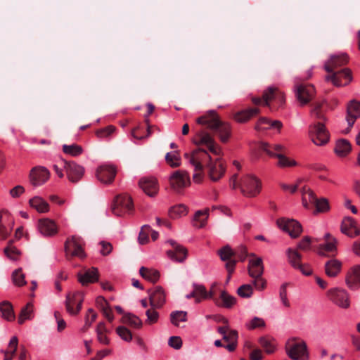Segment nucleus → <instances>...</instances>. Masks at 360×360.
I'll list each match as a JSON object with an SVG mask.
<instances>
[{"label": "nucleus", "mask_w": 360, "mask_h": 360, "mask_svg": "<svg viewBox=\"0 0 360 360\" xmlns=\"http://www.w3.org/2000/svg\"><path fill=\"white\" fill-rule=\"evenodd\" d=\"M0 311L4 319L8 321L14 320L15 315L13 307L9 302L4 301L0 304Z\"/></svg>", "instance_id": "obj_41"}, {"label": "nucleus", "mask_w": 360, "mask_h": 360, "mask_svg": "<svg viewBox=\"0 0 360 360\" xmlns=\"http://www.w3.org/2000/svg\"><path fill=\"white\" fill-rule=\"evenodd\" d=\"M169 181L172 188L177 193L181 192L190 184V178L188 173L181 170L173 172Z\"/></svg>", "instance_id": "obj_15"}, {"label": "nucleus", "mask_w": 360, "mask_h": 360, "mask_svg": "<svg viewBox=\"0 0 360 360\" xmlns=\"http://www.w3.org/2000/svg\"><path fill=\"white\" fill-rule=\"evenodd\" d=\"M351 145L345 139H340L337 141L335 152L339 157H345L351 151Z\"/></svg>", "instance_id": "obj_39"}, {"label": "nucleus", "mask_w": 360, "mask_h": 360, "mask_svg": "<svg viewBox=\"0 0 360 360\" xmlns=\"http://www.w3.org/2000/svg\"><path fill=\"white\" fill-rule=\"evenodd\" d=\"M145 122L147 125L146 135L144 136L143 134H141L139 133V129H134L131 132V134L134 138L137 139H143L146 137H148L149 136H150L152 134V133L153 131V129H155V128L156 129V127L155 126L150 125L148 118H145Z\"/></svg>", "instance_id": "obj_50"}, {"label": "nucleus", "mask_w": 360, "mask_h": 360, "mask_svg": "<svg viewBox=\"0 0 360 360\" xmlns=\"http://www.w3.org/2000/svg\"><path fill=\"white\" fill-rule=\"evenodd\" d=\"M193 292L196 295V302H200L202 299L207 298V291L202 285L193 284Z\"/></svg>", "instance_id": "obj_53"}, {"label": "nucleus", "mask_w": 360, "mask_h": 360, "mask_svg": "<svg viewBox=\"0 0 360 360\" xmlns=\"http://www.w3.org/2000/svg\"><path fill=\"white\" fill-rule=\"evenodd\" d=\"M359 117H360V102L356 100H352L348 103L347 108L346 120L348 124V127L346 130L347 133L350 131V129Z\"/></svg>", "instance_id": "obj_23"}, {"label": "nucleus", "mask_w": 360, "mask_h": 360, "mask_svg": "<svg viewBox=\"0 0 360 360\" xmlns=\"http://www.w3.org/2000/svg\"><path fill=\"white\" fill-rule=\"evenodd\" d=\"M301 192L303 206L307 209H309L311 206H314L317 198L314 191L309 188L304 186Z\"/></svg>", "instance_id": "obj_34"}, {"label": "nucleus", "mask_w": 360, "mask_h": 360, "mask_svg": "<svg viewBox=\"0 0 360 360\" xmlns=\"http://www.w3.org/2000/svg\"><path fill=\"white\" fill-rule=\"evenodd\" d=\"M97 318V314L91 308L89 309L85 316V323L84 326L82 328V331L85 333L91 326L92 323L96 321Z\"/></svg>", "instance_id": "obj_46"}, {"label": "nucleus", "mask_w": 360, "mask_h": 360, "mask_svg": "<svg viewBox=\"0 0 360 360\" xmlns=\"http://www.w3.org/2000/svg\"><path fill=\"white\" fill-rule=\"evenodd\" d=\"M78 281L82 285L94 283L98 280V271L96 268H91L85 271L84 274L79 272L77 274Z\"/></svg>", "instance_id": "obj_30"}, {"label": "nucleus", "mask_w": 360, "mask_h": 360, "mask_svg": "<svg viewBox=\"0 0 360 360\" xmlns=\"http://www.w3.org/2000/svg\"><path fill=\"white\" fill-rule=\"evenodd\" d=\"M325 243L319 245L318 254L321 256H329L331 254L334 256L337 251V239L330 233H327L324 236Z\"/></svg>", "instance_id": "obj_19"}, {"label": "nucleus", "mask_w": 360, "mask_h": 360, "mask_svg": "<svg viewBox=\"0 0 360 360\" xmlns=\"http://www.w3.org/2000/svg\"><path fill=\"white\" fill-rule=\"evenodd\" d=\"M259 148L270 157L277 158L278 160V165L281 167H292L297 165L295 160H290L285 155L286 150L282 145H270L262 142L260 143Z\"/></svg>", "instance_id": "obj_8"}, {"label": "nucleus", "mask_w": 360, "mask_h": 360, "mask_svg": "<svg viewBox=\"0 0 360 360\" xmlns=\"http://www.w3.org/2000/svg\"><path fill=\"white\" fill-rule=\"evenodd\" d=\"M208 212H209L208 209H207L204 211H202V210L197 211L195 214V217H194V220L197 222H199V224L196 223L194 224V226H195L198 228L203 227L205 226V221L207 220V217H208Z\"/></svg>", "instance_id": "obj_49"}, {"label": "nucleus", "mask_w": 360, "mask_h": 360, "mask_svg": "<svg viewBox=\"0 0 360 360\" xmlns=\"http://www.w3.org/2000/svg\"><path fill=\"white\" fill-rule=\"evenodd\" d=\"M49 176L50 173L46 167H35L30 171V181L33 186H38L44 184Z\"/></svg>", "instance_id": "obj_21"}, {"label": "nucleus", "mask_w": 360, "mask_h": 360, "mask_svg": "<svg viewBox=\"0 0 360 360\" xmlns=\"http://www.w3.org/2000/svg\"><path fill=\"white\" fill-rule=\"evenodd\" d=\"M346 284L351 290H355L360 286V266L352 269L346 276Z\"/></svg>", "instance_id": "obj_28"}, {"label": "nucleus", "mask_w": 360, "mask_h": 360, "mask_svg": "<svg viewBox=\"0 0 360 360\" xmlns=\"http://www.w3.org/2000/svg\"><path fill=\"white\" fill-rule=\"evenodd\" d=\"M139 186L150 197H154L159 191L158 181L154 177H143L139 180Z\"/></svg>", "instance_id": "obj_24"}, {"label": "nucleus", "mask_w": 360, "mask_h": 360, "mask_svg": "<svg viewBox=\"0 0 360 360\" xmlns=\"http://www.w3.org/2000/svg\"><path fill=\"white\" fill-rule=\"evenodd\" d=\"M197 123L202 125V127L196 132L193 139L197 146H205L211 153L214 155L220 154V148L214 141L212 134H217L220 140L225 143L231 135V128L228 123L220 120L219 116L214 111H210L197 119Z\"/></svg>", "instance_id": "obj_1"}, {"label": "nucleus", "mask_w": 360, "mask_h": 360, "mask_svg": "<svg viewBox=\"0 0 360 360\" xmlns=\"http://www.w3.org/2000/svg\"><path fill=\"white\" fill-rule=\"evenodd\" d=\"M13 226V221L11 219L8 212H4V216L0 217V240H6L10 235Z\"/></svg>", "instance_id": "obj_26"}, {"label": "nucleus", "mask_w": 360, "mask_h": 360, "mask_svg": "<svg viewBox=\"0 0 360 360\" xmlns=\"http://www.w3.org/2000/svg\"><path fill=\"white\" fill-rule=\"evenodd\" d=\"M85 243L83 238L78 236H72L68 238L65 243V251L66 257L70 259L73 257H77L80 259L86 257V253L84 250Z\"/></svg>", "instance_id": "obj_9"}, {"label": "nucleus", "mask_w": 360, "mask_h": 360, "mask_svg": "<svg viewBox=\"0 0 360 360\" xmlns=\"http://www.w3.org/2000/svg\"><path fill=\"white\" fill-rule=\"evenodd\" d=\"M115 127L113 126H108L105 128L99 129L96 131L97 136L100 138L107 137L113 133Z\"/></svg>", "instance_id": "obj_64"}, {"label": "nucleus", "mask_w": 360, "mask_h": 360, "mask_svg": "<svg viewBox=\"0 0 360 360\" xmlns=\"http://www.w3.org/2000/svg\"><path fill=\"white\" fill-rule=\"evenodd\" d=\"M314 207H316V210L317 212H324L329 210V203L326 198H316V202H315Z\"/></svg>", "instance_id": "obj_58"}, {"label": "nucleus", "mask_w": 360, "mask_h": 360, "mask_svg": "<svg viewBox=\"0 0 360 360\" xmlns=\"http://www.w3.org/2000/svg\"><path fill=\"white\" fill-rule=\"evenodd\" d=\"M12 281L13 283L18 287H21L26 284L25 274L22 273L21 268L17 269L13 272Z\"/></svg>", "instance_id": "obj_47"}, {"label": "nucleus", "mask_w": 360, "mask_h": 360, "mask_svg": "<svg viewBox=\"0 0 360 360\" xmlns=\"http://www.w3.org/2000/svg\"><path fill=\"white\" fill-rule=\"evenodd\" d=\"M134 205L130 196L127 195H117L112 204V212L118 217L123 216L133 210Z\"/></svg>", "instance_id": "obj_11"}, {"label": "nucleus", "mask_w": 360, "mask_h": 360, "mask_svg": "<svg viewBox=\"0 0 360 360\" xmlns=\"http://www.w3.org/2000/svg\"><path fill=\"white\" fill-rule=\"evenodd\" d=\"M348 60V56L345 53L331 56L324 65V69L328 73L325 77L326 80L331 82L335 86L348 84L352 79L351 70L349 68L335 70L346 65Z\"/></svg>", "instance_id": "obj_3"}, {"label": "nucleus", "mask_w": 360, "mask_h": 360, "mask_svg": "<svg viewBox=\"0 0 360 360\" xmlns=\"http://www.w3.org/2000/svg\"><path fill=\"white\" fill-rule=\"evenodd\" d=\"M253 258L249 260L248 271L249 276L253 278V284L258 290H262L266 287V280L262 278L264 265L262 259L257 257L254 254L250 255Z\"/></svg>", "instance_id": "obj_7"}, {"label": "nucleus", "mask_w": 360, "mask_h": 360, "mask_svg": "<svg viewBox=\"0 0 360 360\" xmlns=\"http://www.w3.org/2000/svg\"><path fill=\"white\" fill-rule=\"evenodd\" d=\"M259 113L257 108H251L235 114L234 118L238 122H245Z\"/></svg>", "instance_id": "obj_36"}, {"label": "nucleus", "mask_w": 360, "mask_h": 360, "mask_svg": "<svg viewBox=\"0 0 360 360\" xmlns=\"http://www.w3.org/2000/svg\"><path fill=\"white\" fill-rule=\"evenodd\" d=\"M214 303L219 307L231 308L236 303V299L226 291L221 290L219 297L214 300Z\"/></svg>", "instance_id": "obj_32"}, {"label": "nucleus", "mask_w": 360, "mask_h": 360, "mask_svg": "<svg viewBox=\"0 0 360 360\" xmlns=\"http://www.w3.org/2000/svg\"><path fill=\"white\" fill-rule=\"evenodd\" d=\"M246 326L250 330H253L258 328H264L265 326V321L259 317H254L249 323L246 324Z\"/></svg>", "instance_id": "obj_61"}, {"label": "nucleus", "mask_w": 360, "mask_h": 360, "mask_svg": "<svg viewBox=\"0 0 360 360\" xmlns=\"http://www.w3.org/2000/svg\"><path fill=\"white\" fill-rule=\"evenodd\" d=\"M253 289L251 285L244 284L240 286L237 290L238 295L243 298H249L252 296Z\"/></svg>", "instance_id": "obj_57"}, {"label": "nucleus", "mask_w": 360, "mask_h": 360, "mask_svg": "<svg viewBox=\"0 0 360 360\" xmlns=\"http://www.w3.org/2000/svg\"><path fill=\"white\" fill-rule=\"evenodd\" d=\"M342 262L336 259H330L325 264V272L329 277H335L340 272Z\"/></svg>", "instance_id": "obj_33"}, {"label": "nucleus", "mask_w": 360, "mask_h": 360, "mask_svg": "<svg viewBox=\"0 0 360 360\" xmlns=\"http://www.w3.org/2000/svg\"><path fill=\"white\" fill-rule=\"evenodd\" d=\"M151 228L148 225H144L141 227L139 236V241L140 244H146L148 241V235L150 233Z\"/></svg>", "instance_id": "obj_59"}, {"label": "nucleus", "mask_w": 360, "mask_h": 360, "mask_svg": "<svg viewBox=\"0 0 360 360\" xmlns=\"http://www.w3.org/2000/svg\"><path fill=\"white\" fill-rule=\"evenodd\" d=\"M185 156L194 167L195 172L193 179L195 182L199 183L202 181L204 169H206L207 175L212 181H219L226 172L223 162L219 158L212 160L207 151L203 148H199L191 154H185Z\"/></svg>", "instance_id": "obj_2"}, {"label": "nucleus", "mask_w": 360, "mask_h": 360, "mask_svg": "<svg viewBox=\"0 0 360 360\" xmlns=\"http://www.w3.org/2000/svg\"><path fill=\"white\" fill-rule=\"evenodd\" d=\"M117 174L116 168L112 165H103L96 170V177L102 183L105 184H111Z\"/></svg>", "instance_id": "obj_20"}, {"label": "nucleus", "mask_w": 360, "mask_h": 360, "mask_svg": "<svg viewBox=\"0 0 360 360\" xmlns=\"http://www.w3.org/2000/svg\"><path fill=\"white\" fill-rule=\"evenodd\" d=\"M328 299L335 305L343 309L350 306L349 296L347 292L342 288H335L327 292Z\"/></svg>", "instance_id": "obj_13"}, {"label": "nucleus", "mask_w": 360, "mask_h": 360, "mask_svg": "<svg viewBox=\"0 0 360 360\" xmlns=\"http://www.w3.org/2000/svg\"><path fill=\"white\" fill-rule=\"evenodd\" d=\"M38 229L45 236H52L57 233L58 227L53 220L42 219L39 220Z\"/></svg>", "instance_id": "obj_27"}, {"label": "nucleus", "mask_w": 360, "mask_h": 360, "mask_svg": "<svg viewBox=\"0 0 360 360\" xmlns=\"http://www.w3.org/2000/svg\"><path fill=\"white\" fill-rule=\"evenodd\" d=\"M150 307L161 308L165 302V295L161 287H156L149 295Z\"/></svg>", "instance_id": "obj_31"}, {"label": "nucleus", "mask_w": 360, "mask_h": 360, "mask_svg": "<svg viewBox=\"0 0 360 360\" xmlns=\"http://www.w3.org/2000/svg\"><path fill=\"white\" fill-rule=\"evenodd\" d=\"M259 342L267 354H271L274 352L275 345L273 340L269 338L262 337L259 338Z\"/></svg>", "instance_id": "obj_51"}, {"label": "nucleus", "mask_w": 360, "mask_h": 360, "mask_svg": "<svg viewBox=\"0 0 360 360\" xmlns=\"http://www.w3.org/2000/svg\"><path fill=\"white\" fill-rule=\"evenodd\" d=\"M238 174H233L230 179V186L233 189L237 187L240 188L242 193L248 197L257 195L261 190V184L259 180L252 176L247 175L243 178L240 184H237Z\"/></svg>", "instance_id": "obj_6"}, {"label": "nucleus", "mask_w": 360, "mask_h": 360, "mask_svg": "<svg viewBox=\"0 0 360 360\" xmlns=\"http://www.w3.org/2000/svg\"><path fill=\"white\" fill-rule=\"evenodd\" d=\"M117 334L124 341L130 342L132 340V333L131 330L127 328L124 326H118L116 328Z\"/></svg>", "instance_id": "obj_56"}, {"label": "nucleus", "mask_w": 360, "mask_h": 360, "mask_svg": "<svg viewBox=\"0 0 360 360\" xmlns=\"http://www.w3.org/2000/svg\"><path fill=\"white\" fill-rule=\"evenodd\" d=\"M252 101L255 105L266 106L273 110L283 105L285 96L278 88L269 86L264 91L262 98L253 97Z\"/></svg>", "instance_id": "obj_5"}, {"label": "nucleus", "mask_w": 360, "mask_h": 360, "mask_svg": "<svg viewBox=\"0 0 360 360\" xmlns=\"http://www.w3.org/2000/svg\"><path fill=\"white\" fill-rule=\"evenodd\" d=\"M63 167L68 179L72 183L78 182L83 176L84 168L75 162L63 161Z\"/></svg>", "instance_id": "obj_18"}, {"label": "nucleus", "mask_w": 360, "mask_h": 360, "mask_svg": "<svg viewBox=\"0 0 360 360\" xmlns=\"http://www.w3.org/2000/svg\"><path fill=\"white\" fill-rule=\"evenodd\" d=\"M121 322L134 329H140L143 326V322L139 317L131 313L124 314Z\"/></svg>", "instance_id": "obj_35"}, {"label": "nucleus", "mask_w": 360, "mask_h": 360, "mask_svg": "<svg viewBox=\"0 0 360 360\" xmlns=\"http://www.w3.org/2000/svg\"><path fill=\"white\" fill-rule=\"evenodd\" d=\"M165 161L171 167H178L181 165V158L178 151L167 153Z\"/></svg>", "instance_id": "obj_43"}, {"label": "nucleus", "mask_w": 360, "mask_h": 360, "mask_svg": "<svg viewBox=\"0 0 360 360\" xmlns=\"http://www.w3.org/2000/svg\"><path fill=\"white\" fill-rule=\"evenodd\" d=\"M33 313V305L32 303H27L21 310V313L18 319L20 324H22L25 320L32 319Z\"/></svg>", "instance_id": "obj_48"}, {"label": "nucleus", "mask_w": 360, "mask_h": 360, "mask_svg": "<svg viewBox=\"0 0 360 360\" xmlns=\"http://www.w3.org/2000/svg\"><path fill=\"white\" fill-rule=\"evenodd\" d=\"M341 232L351 238H354L360 234V229L357 226L356 221L352 217H345L341 224Z\"/></svg>", "instance_id": "obj_25"}, {"label": "nucleus", "mask_w": 360, "mask_h": 360, "mask_svg": "<svg viewBox=\"0 0 360 360\" xmlns=\"http://www.w3.org/2000/svg\"><path fill=\"white\" fill-rule=\"evenodd\" d=\"M286 352L293 360H308L307 346L304 341L296 342L295 339L289 341L285 346Z\"/></svg>", "instance_id": "obj_10"}, {"label": "nucleus", "mask_w": 360, "mask_h": 360, "mask_svg": "<svg viewBox=\"0 0 360 360\" xmlns=\"http://www.w3.org/2000/svg\"><path fill=\"white\" fill-rule=\"evenodd\" d=\"M14 240H8L7 246L4 248L5 255L11 260H17L20 255V251L13 245Z\"/></svg>", "instance_id": "obj_42"}, {"label": "nucleus", "mask_w": 360, "mask_h": 360, "mask_svg": "<svg viewBox=\"0 0 360 360\" xmlns=\"http://www.w3.org/2000/svg\"><path fill=\"white\" fill-rule=\"evenodd\" d=\"M283 124L281 122L278 120L271 121L264 117H262L258 120L255 129L257 131H264L269 129L280 130Z\"/></svg>", "instance_id": "obj_29"}, {"label": "nucleus", "mask_w": 360, "mask_h": 360, "mask_svg": "<svg viewBox=\"0 0 360 360\" xmlns=\"http://www.w3.org/2000/svg\"><path fill=\"white\" fill-rule=\"evenodd\" d=\"M30 205L36 209L39 212H47L49 210V205L43 198L35 196L29 201Z\"/></svg>", "instance_id": "obj_38"}, {"label": "nucleus", "mask_w": 360, "mask_h": 360, "mask_svg": "<svg viewBox=\"0 0 360 360\" xmlns=\"http://www.w3.org/2000/svg\"><path fill=\"white\" fill-rule=\"evenodd\" d=\"M217 332L223 336V340L228 342L225 347L229 352H233L236 348L238 338L237 330L231 329L229 326H223L217 328Z\"/></svg>", "instance_id": "obj_17"}, {"label": "nucleus", "mask_w": 360, "mask_h": 360, "mask_svg": "<svg viewBox=\"0 0 360 360\" xmlns=\"http://www.w3.org/2000/svg\"><path fill=\"white\" fill-rule=\"evenodd\" d=\"M82 148L77 144L72 145H63V151L68 155L72 156H77L82 154Z\"/></svg>", "instance_id": "obj_54"}, {"label": "nucleus", "mask_w": 360, "mask_h": 360, "mask_svg": "<svg viewBox=\"0 0 360 360\" xmlns=\"http://www.w3.org/2000/svg\"><path fill=\"white\" fill-rule=\"evenodd\" d=\"M288 285H289L288 283H283L281 286L280 291H279L280 299H281L283 304L286 307H290V302L287 297V287Z\"/></svg>", "instance_id": "obj_60"}, {"label": "nucleus", "mask_w": 360, "mask_h": 360, "mask_svg": "<svg viewBox=\"0 0 360 360\" xmlns=\"http://www.w3.org/2000/svg\"><path fill=\"white\" fill-rule=\"evenodd\" d=\"M139 274L143 278L152 283L157 282L160 278V273L158 271L152 269H148L144 266L141 267Z\"/></svg>", "instance_id": "obj_40"}, {"label": "nucleus", "mask_w": 360, "mask_h": 360, "mask_svg": "<svg viewBox=\"0 0 360 360\" xmlns=\"http://www.w3.org/2000/svg\"><path fill=\"white\" fill-rule=\"evenodd\" d=\"M167 243H169L173 248L172 250L167 251L168 257L174 261L183 262L187 257V249L173 240H169Z\"/></svg>", "instance_id": "obj_22"}, {"label": "nucleus", "mask_w": 360, "mask_h": 360, "mask_svg": "<svg viewBox=\"0 0 360 360\" xmlns=\"http://www.w3.org/2000/svg\"><path fill=\"white\" fill-rule=\"evenodd\" d=\"M295 89L297 99L302 105L309 103L315 95V88L311 84H296Z\"/></svg>", "instance_id": "obj_16"}, {"label": "nucleus", "mask_w": 360, "mask_h": 360, "mask_svg": "<svg viewBox=\"0 0 360 360\" xmlns=\"http://www.w3.org/2000/svg\"><path fill=\"white\" fill-rule=\"evenodd\" d=\"M83 301L84 295L82 292L79 291L68 292L66 295V299L65 302L67 311L70 315H77L82 309Z\"/></svg>", "instance_id": "obj_12"}, {"label": "nucleus", "mask_w": 360, "mask_h": 360, "mask_svg": "<svg viewBox=\"0 0 360 360\" xmlns=\"http://www.w3.org/2000/svg\"><path fill=\"white\" fill-rule=\"evenodd\" d=\"M288 262L295 269L299 266L302 263V255L298 252L297 250L289 248L286 250Z\"/></svg>", "instance_id": "obj_37"}, {"label": "nucleus", "mask_w": 360, "mask_h": 360, "mask_svg": "<svg viewBox=\"0 0 360 360\" xmlns=\"http://www.w3.org/2000/svg\"><path fill=\"white\" fill-rule=\"evenodd\" d=\"M18 346V339L16 336L12 337L8 345V348L5 352L11 354L12 356L15 355V352Z\"/></svg>", "instance_id": "obj_62"}, {"label": "nucleus", "mask_w": 360, "mask_h": 360, "mask_svg": "<svg viewBox=\"0 0 360 360\" xmlns=\"http://www.w3.org/2000/svg\"><path fill=\"white\" fill-rule=\"evenodd\" d=\"M218 255L222 261H226V262L230 260H236L235 259H233V257L235 256V251H233L229 245L224 246L219 250Z\"/></svg>", "instance_id": "obj_45"}, {"label": "nucleus", "mask_w": 360, "mask_h": 360, "mask_svg": "<svg viewBox=\"0 0 360 360\" xmlns=\"http://www.w3.org/2000/svg\"><path fill=\"white\" fill-rule=\"evenodd\" d=\"M277 226L289 233L292 238L298 237L302 231L300 222L292 219L280 218L276 221Z\"/></svg>", "instance_id": "obj_14"}, {"label": "nucleus", "mask_w": 360, "mask_h": 360, "mask_svg": "<svg viewBox=\"0 0 360 360\" xmlns=\"http://www.w3.org/2000/svg\"><path fill=\"white\" fill-rule=\"evenodd\" d=\"M156 309L155 307H150V308L146 311L147 319L145 322L146 324L152 325L158 322L159 313L156 311Z\"/></svg>", "instance_id": "obj_52"}, {"label": "nucleus", "mask_w": 360, "mask_h": 360, "mask_svg": "<svg viewBox=\"0 0 360 360\" xmlns=\"http://www.w3.org/2000/svg\"><path fill=\"white\" fill-rule=\"evenodd\" d=\"M311 238L309 236H304L297 244V249L302 251H308L311 249Z\"/></svg>", "instance_id": "obj_63"}, {"label": "nucleus", "mask_w": 360, "mask_h": 360, "mask_svg": "<svg viewBox=\"0 0 360 360\" xmlns=\"http://www.w3.org/2000/svg\"><path fill=\"white\" fill-rule=\"evenodd\" d=\"M187 313L184 311H173L170 314V320L172 324L176 326H179V321H186Z\"/></svg>", "instance_id": "obj_55"}, {"label": "nucleus", "mask_w": 360, "mask_h": 360, "mask_svg": "<svg viewBox=\"0 0 360 360\" xmlns=\"http://www.w3.org/2000/svg\"><path fill=\"white\" fill-rule=\"evenodd\" d=\"M311 114L316 119L319 120V122L309 126V136L314 144L323 146L328 142L330 136L323 123V122L326 121V117L322 110V104L320 103H314Z\"/></svg>", "instance_id": "obj_4"}, {"label": "nucleus", "mask_w": 360, "mask_h": 360, "mask_svg": "<svg viewBox=\"0 0 360 360\" xmlns=\"http://www.w3.org/2000/svg\"><path fill=\"white\" fill-rule=\"evenodd\" d=\"M187 214V207L183 205L179 204L172 207L169 210V216L172 219L181 217Z\"/></svg>", "instance_id": "obj_44"}]
</instances>
